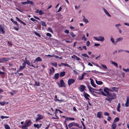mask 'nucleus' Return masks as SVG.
Instances as JSON below:
<instances>
[{"instance_id":"nucleus-63","label":"nucleus","mask_w":129,"mask_h":129,"mask_svg":"<svg viewBox=\"0 0 129 129\" xmlns=\"http://www.w3.org/2000/svg\"><path fill=\"white\" fill-rule=\"evenodd\" d=\"M64 32L67 34H68L69 33V30H66L64 31Z\"/></svg>"},{"instance_id":"nucleus-58","label":"nucleus","mask_w":129,"mask_h":129,"mask_svg":"<svg viewBox=\"0 0 129 129\" xmlns=\"http://www.w3.org/2000/svg\"><path fill=\"white\" fill-rule=\"evenodd\" d=\"M16 93V92L15 91H13L12 92H11L10 93V94H11L12 95H14Z\"/></svg>"},{"instance_id":"nucleus-37","label":"nucleus","mask_w":129,"mask_h":129,"mask_svg":"<svg viewBox=\"0 0 129 129\" xmlns=\"http://www.w3.org/2000/svg\"><path fill=\"white\" fill-rule=\"evenodd\" d=\"M119 120V118L117 117L114 119V121L113 122L115 123V122H118Z\"/></svg>"},{"instance_id":"nucleus-52","label":"nucleus","mask_w":129,"mask_h":129,"mask_svg":"<svg viewBox=\"0 0 129 129\" xmlns=\"http://www.w3.org/2000/svg\"><path fill=\"white\" fill-rule=\"evenodd\" d=\"M25 62H26V64H27L28 65L30 66V64H29L30 62L28 60H26V61Z\"/></svg>"},{"instance_id":"nucleus-9","label":"nucleus","mask_w":129,"mask_h":129,"mask_svg":"<svg viewBox=\"0 0 129 129\" xmlns=\"http://www.w3.org/2000/svg\"><path fill=\"white\" fill-rule=\"evenodd\" d=\"M86 86L83 85H81L80 86V87L79 88V90L81 92H83Z\"/></svg>"},{"instance_id":"nucleus-12","label":"nucleus","mask_w":129,"mask_h":129,"mask_svg":"<svg viewBox=\"0 0 129 129\" xmlns=\"http://www.w3.org/2000/svg\"><path fill=\"white\" fill-rule=\"evenodd\" d=\"M5 32V28L3 27H0V33L4 34Z\"/></svg>"},{"instance_id":"nucleus-59","label":"nucleus","mask_w":129,"mask_h":129,"mask_svg":"<svg viewBox=\"0 0 129 129\" xmlns=\"http://www.w3.org/2000/svg\"><path fill=\"white\" fill-rule=\"evenodd\" d=\"M122 51H124V50L121 49H119L118 50V52L119 53Z\"/></svg>"},{"instance_id":"nucleus-36","label":"nucleus","mask_w":129,"mask_h":129,"mask_svg":"<svg viewBox=\"0 0 129 129\" xmlns=\"http://www.w3.org/2000/svg\"><path fill=\"white\" fill-rule=\"evenodd\" d=\"M81 55L84 57H86L88 58H89V57L87 55V54L86 53L82 54H81Z\"/></svg>"},{"instance_id":"nucleus-57","label":"nucleus","mask_w":129,"mask_h":129,"mask_svg":"<svg viewBox=\"0 0 129 129\" xmlns=\"http://www.w3.org/2000/svg\"><path fill=\"white\" fill-rule=\"evenodd\" d=\"M126 102L129 103V97L127 96V97Z\"/></svg>"},{"instance_id":"nucleus-42","label":"nucleus","mask_w":129,"mask_h":129,"mask_svg":"<svg viewBox=\"0 0 129 129\" xmlns=\"http://www.w3.org/2000/svg\"><path fill=\"white\" fill-rule=\"evenodd\" d=\"M39 13L40 15H42L44 14L43 12L41 10H40L39 12Z\"/></svg>"},{"instance_id":"nucleus-19","label":"nucleus","mask_w":129,"mask_h":129,"mask_svg":"<svg viewBox=\"0 0 129 129\" xmlns=\"http://www.w3.org/2000/svg\"><path fill=\"white\" fill-rule=\"evenodd\" d=\"M110 63L112 64L116 67H118V64L117 63L113 61H110Z\"/></svg>"},{"instance_id":"nucleus-10","label":"nucleus","mask_w":129,"mask_h":129,"mask_svg":"<svg viewBox=\"0 0 129 129\" xmlns=\"http://www.w3.org/2000/svg\"><path fill=\"white\" fill-rule=\"evenodd\" d=\"M90 80L91 84L95 88L96 87V85L94 84L93 80L91 78H90Z\"/></svg>"},{"instance_id":"nucleus-7","label":"nucleus","mask_w":129,"mask_h":129,"mask_svg":"<svg viewBox=\"0 0 129 129\" xmlns=\"http://www.w3.org/2000/svg\"><path fill=\"white\" fill-rule=\"evenodd\" d=\"M76 126L78 127L79 126V125L77 123H75L74 122H72L70 123L69 124L68 126L69 127H71L72 126Z\"/></svg>"},{"instance_id":"nucleus-56","label":"nucleus","mask_w":129,"mask_h":129,"mask_svg":"<svg viewBox=\"0 0 129 129\" xmlns=\"http://www.w3.org/2000/svg\"><path fill=\"white\" fill-rule=\"evenodd\" d=\"M46 35H47V36H48V37H51V34L49 33H47L46 34Z\"/></svg>"},{"instance_id":"nucleus-6","label":"nucleus","mask_w":129,"mask_h":129,"mask_svg":"<svg viewBox=\"0 0 129 129\" xmlns=\"http://www.w3.org/2000/svg\"><path fill=\"white\" fill-rule=\"evenodd\" d=\"M75 82V80L73 79H70L68 81V83L69 86L74 83Z\"/></svg>"},{"instance_id":"nucleus-43","label":"nucleus","mask_w":129,"mask_h":129,"mask_svg":"<svg viewBox=\"0 0 129 129\" xmlns=\"http://www.w3.org/2000/svg\"><path fill=\"white\" fill-rule=\"evenodd\" d=\"M34 33L35 35L37 36H38L39 37H41V35L39 33H37L36 32H34Z\"/></svg>"},{"instance_id":"nucleus-38","label":"nucleus","mask_w":129,"mask_h":129,"mask_svg":"<svg viewBox=\"0 0 129 129\" xmlns=\"http://www.w3.org/2000/svg\"><path fill=\"white\" fill-rule=\"evenodd\" d=\"M70 34L73 38H74L76 36V35L74 34L73 32H71Z\"/></svg>"},{"instance_id":"nucleus-17","label":"nucleus","mask_w":129,"mask_h":129,"mask_svg":"<svg viewBox=\"0 0 129 129\" xmlns=\"http://www.w3.org/2000/svg\"><path fill=\"white\" fill-rule=\"evenodd\" d=\"M103 9L105 13L108 16L110 17L111 16V15L109 14L107 11L104 8H103Z\"/></svg>"},{"instance_id":"nucleus-62","label":"nucleus","mask_w":129,"mask_h":129,"mask_svg":"<svg viewBox=\"0 0 129 129\" xmlns=\"http://www.w3.org/2000/svg\"><path fill=\"white\" fill-rule=\"evenodd\" d=\"M62 8L61 7H60L59 8V9H58V10L57 11V12H59L60 11L61 9H62Z\"/></svg>"},{"instance_id":"nucleus-20","label":"nucleus","mask_w":129,"mask_h":129,"mask_svg":"<svg viewBox=\"0 0 129 129\" xmlns=\"http://www.w3.org/2000/svg\"><path fill=\"white\" fill-rule=\"evenodd\" d=\"M99 93V94H102L103 95L107 96H109L108 94H106L103 91H102L101 92H100Z\"/></svg>"},{"instance_id":"nucleus-24","label":"nucleus","mask_w":129,"mask_h":129,"mask_svg":"<svg viewBox=\"0 0 129 129\" xmlns=\"http://www.w3.org/2000/svg\"><path fill=\"white\" fill-rule=\"evenodd\" d=\"M96 83L98 85H101L103 84V82L101 81H98L96 80H95Z\"/></svg>"},{"instance_id":"nucleus-60","label":"nucleus","mask_w":129,"mask_h":129,"mask_svg":"<svg viewBox=\"0 0 129 129\" xmlns=\"http://www.w3.org/2000/svg\"><path fill=\"white\" fill-rule=\"evenodd\" d=\"M21 4L23 5H25L27 4V2H21Z\"/></svg>"},{"instance_id":"nucleus-27","label":"nucleus","mask_w":129,"mask_h":129,"mask_svg":"<svg viewBox=\"0 0 129 129\" xmlns=\"http://www.w3.org/2000/svg\"><path fill=\"white\" fill-rule=\"evenodd\" d=\"M83 20L84 22H85L86 23L89 22V21L87 19H86L85 18L84 16H83Z\"/></svg>"},{"instance_id":"nucleus-47","label":"nucleus","mask_w":129,"mask_h":129,"mask_svg":"<svg viewBox=\"0 0 129 129\" xmlns=\"http://www.w3.org/2000/svg\"><path fill=\"white\" fill-rule=\"evenodd\" d=\"M68 119H69V120H74V118H68L66 119H65L66 120H67Z\"/></svg>"},{"instance_id":"nucleus-5","label":"nucleus","mask_w":129,"mask_h":129,"mask_svg":"<svg viewBox=\"0 0 129 129\" xmlns=\"http://www.w3.org/2000/svg\"><path fill=\"white\" fill-rule=\"evenodd\" d=\"M109 90V89L107 87H105L104 89V91L105 92L106 94H108V96L110 97H112V94L109 93V91L108 90Z\"/></svg>"},{"instance_id":"nucleus-31","label":"nucleus","mask_w":129,"mask_h":129,"mask_svg":"<svg viewBox=\"0 0 129 129\" xmlns=\"http://www.w3.org/2000/svg\"><path fill=\"white\" fill-rule=\"evenodd\" d=\"M120 103H118V105L117 106V110L119 112L120 111V110H119L120 108Z\"/></svg>"},{"instance_id":"nucleus-54","label":"nucleus","mask_w":129,"mask_h":129,"mask_svg":"<svg viewBox=\"0 0 129 129\" xmlns=\"http://www.w3.org/2000/svg\"><path fill=\"white\" fill-rule=\"evenodd\" d=\"M34 126L35 127H37L38 128V127L39 126V125L38 124H34Z\"/></svg>"},{"instance_id":"nucleus-48","label":"nucleus","mask_w":129,"mask_h":129,"mask_svg":"<svg viewBox=\"0 0 129 129\" xmlns=\"http://www.w3.org/2000/svg\"><path fill=\"white\" fill-rule=\"evenodd\" d=\"M5 103V101H4L3 102H0V104L2 106L4 105Z\"/></svg>"},{"instance_id":"nucleus-46","label":"nucleus","mask_w":129,"mask_h":129,"mask_svg":"<svg viewBox=\"0 0 129 129\" xmlns=\"http://www.w3.org/2000/svg\"><path fill=\"white\" fill-rule=\"evenodd\" d=\"M16 18L18 21L19 22H20V23H21L22 21L20 20L19 18L18 17H16Z\"/></svg>"},{"instance_id":"nucleus-41","label":"nucleus","mask_w":129,"mask_h":129,"mask_svg":"<svg viewBox=\"0 0 129 129\" xmlns=\"http://www.w3.org/2000/svg\"><path fill=\"white\" fill-rule=\"evenodd\" d=\"M30 19L31 20V21H33L34 22V21H37V22H38V21L37 20L35 19H34L33 18H31Z\"/></svg>"},{"instance_id":"nucleus-25","label":"nucleus","mask_w":129,"mask_h":129,"mask_svg":"<svg viewBox=\"0 0 129 129\" xmlns=\"http://www.w3.org/2000/svg\"><path fill=\"white\" fill-rule=\"evenodd\" d=\"M65 72L64 71L61 72L60 74V76L61 77L65 75Z\"/></svg>"},{"instance_id":"nucleus-16","label":"nucleus","mask_w":129,"mask_h":129,"mask_svg":"<svg viewBox=\"0 0 129 129\" xmlns=\"http://www.w3.org/2000/svg\"><path fill=\"white\" fill-rule=\"evenodd\" d=\"M42 61V59L40 57H38L36 58L34 60V62H38L41 61Z\"/></svg>"},{"instance_id":"nucleus-32","label":"nucleus","mask_w":129,"mask_h":129,"mask_svg":"<svg viewBox=\"0 0 129 129\" xmlns=\"http://www.w3.org/2000/svg\"><path fill=\"white\" fill-rule=\"evenodd\" d=\"M87 87H88V88L89 89H91L92 90H95V91H98V90L96 89H94V88H92L89 85H88L87 86Z\"/></svg>"},{"instance_id":"nucleus-64","label":"nucleus","mask_w":129,"mask_h":129,"mask_svg":"<svg viewBox=\"0 0 129 129\" xmlns=\"http://www.w3.org/2000/svg\"><path fill=\"white\" fill-rule=\"evenodd\" d=\"M13 23L15 24L16 25H17V26H18V25H19L17 23V22L16 21H14V22H13Z\"/></svg>"},{"instance_id":"nucleus-14","label":"nucleus","mask_w":129,"mask_h":129,"mask_svg":"<svg viewBox=\"0 0 129 129\" xmlns=\"http://www.w3.org/2000/svg\"><path fill=\"white\" fill-rule=\"evenodd\" d=\"M60 83L61 84V87H66V85H65V83L64 82L63 80L62 79H61L60 82Z\"/></svg>"},{"instance_id":"nucleus-15","label":"nucleus","mask_w":129,"mask_h":129,"mask_svg":"<svg viewBox=\"0 0 129 129\" xmlns=\"http://www.w3.org/2000/svg\"><path fill=\"white\" fill-rule=\"evenodd\" d=\"M84 95L86 100H89V99L88 97H89L90 96L87 93H85L84 94Z\"/></svg>"},{"instance_id":"nucleus-8","label":"nucleus","mask_w":129,"mask_h":129,"mask_svg":"<svg viewBox=\"0 0 129 129\" xmlns=\"http://www.w3.org/2000/svg\"><path fill=\"white\" fill-rule=\"evenodd\" d=\"M38 117L37 118L36 120V121L37 122L41 119H42L43 118V116L41 115L38 114L37 115Z\"/></svg>"},{"instance_id":"nucleus-28","label":"nucleus","mask_w":129,"mask_h":129,"mask_svg":"<svg viewBox=\"0 0 129 129\" xmlns=\"http://www.w3.org/2000/svg\"><path fill=\"white\" fill-rule=\"evenodd\" d=\"M121 24L120 23H118L115 25V26L116 28L118 30L120 29L119 27L121 26Z\"/></svg>"},{"instance_id":"nucleus-61","label":"nucleus","mask_w":129,"mask_h":129,"mask_svg":"<svg viewBox=\"0 0 129 129\" xmlns=\"http://www.w3.org/2000/svg\"><path fill=\"white\" fill-rule=\"evenodd\" d=\"M125 106L126 107H128L129 106V103H126V102L125 104Z\"/></svg>"},{"instance_id":"nucleus-45","label":"nucleus","mask_w":129,"mask_h":129,"mask_svg":"<svg viewBox=\"0 0 129 129\" xmlns=\"http://www.w3.org/2000/svg\"><path fill=\"white\" fill-rule=\"evenodd\" d=\"M90 42L89 41H87L86 42V45L87 46H89L90 44Z\"/></svg>"},{"instance_id":"nucleus-3","label":"nucleus","mask_w":129,"mask_h":129,"mask_svg":"<svg viewBox=\"0 0 129 129\" xmlns=\"http://www.w3.org/2000/svg\"><path fill=\"white\" fill-rule=\"evenodd\" d=\"M113 96H112L111 98H107L105 99V100H107L109 102L111 103L112 100L116 98V94L114 93H113Z\"/></svg>"},{"instance_id":"nucleus-55","label":"nucleus","mask_w":129,"mask_h":129,"mask_svg":"<svg viewBox=\"0 0 129 129\" xmlns=\"http://www.w3.org/2000/svg\"><path fill=\"white\" fill-rule=\"evenodd\" d=\"M104 114V115L105 116H109V114L108 113L106 112H105Z\"/></svg>"},{"instance_id":"nucleus-40","label":"nucleus","mask_w":129,"mask_h":129,"mask_svg":"<svg viewBox=\"0 0 129 129\" xmlns=\"http://www.w3.org/2000/svg\"><path fill=\"white\" fill-rule=\"evenodd\" d=\"M123 70L124 71L127 72H129V69L127 68L126 69H125L124 68H123Z\"/></svg>"},{"instance_id":"nucleus-23","label":"nucleus","mask_w":129,"mask_h":129,"mask_svg":"<svg viewBox=\"0 0 129 129\" xmlns=\"http://www.w3.org/2000/svg\"><path fill=\"white\" fill-rule=\"evenodd\" d=\"M86 74L85 73H83L82 75L81 76H80L79 77V79L80 80H82V79H83L84 78V75H85V74Z\"/></svg>"},{"instance_id":"nucleus-53","label":"nucleus","mask_w":129,"mask_h":129,"mask_svg":"<svg viewBox=\"0 0 129 129\" xmlns=\"http://www.w3.org/2000/svg\"><path fill=\"white\" fill-rule=\"evenodd\" d=\"M89 90L92 93L93 92H95L96 93H97L96 92H95L93 90H92L91 89H89Z\"/></svg>"},{"instance_id":"nucleus-35","label":"nucleus","mask_w":129,"mask_h":129,"mask_svg":"<svg viewBox=\"0 0 129 129\" xmlns=\"http://www.w3.org/2000/svg\"><path fill=\"white\" fill-rule=\"evenodd\" d=\"M41 24L42 25L45 27H46L47 26V25L46 24V22L44 21H41Z\"/></svg>"},{"instance_id":"nucleus-34","label":"nucleus","mask_w":129,"mask_h":129,"mask_svg":"<svg viewBox=\"0 0 129 129\" xmlns=\"http://www.w3.org/2000/svg\"><path fill=\"white\" fill-rule=\"evenodd\" d=\"M51 64L52 66L56 67H57V64L56 62L54 63H51Z\"/></svg>"},{"instance_id":"nucleus-44","label":"nucleus","mask_w":129,"mask_h":129,"mask_svg":"<svg viewBox=\"0 0 129 129\" xmlns=\"http://www.w3.org/2000/svg\"><path fill=\"white\" fill-rule=\"evenodd\" d=\"M40 83L39 82H35V85L38 86H40Z\"/></svg>"},{"instance_id":"nucleus-51","label":"nucleus","mask_w":129,"mask_h":129,"mask_svg":"<svg viewBox=\"0 0 129 129\" xmlns=\"http://www.w3.org/2000/svg\"><path fill=\"white\" fill-rule=\"evenodd\" d=\"M101 66L103 67V68L105 69H106L107 68V67L105 65H104L103 64H101Z\"/></svg>"},{"instance_id":"nucleus-50","label":"nucleus","mask_w":129,"mask_h":129,"mask_svg":"<svg viewBox=\"0 0 129 129\" xmlns=\"http://www.w3.org/2000/svg\"><path fill=\"white\" fill-rule=\"evenodd\" d=\"M48 30L49 31H50L52 33H53V31L52 30V29L51 28H50V27H49L48 28Z\"/></svg>"},{"instance_id":"nucleus-39","label":"nucleus","mask_w":129,"mask_h":129,"mask_svg":"<svg viewBox=\"0 0 129 129\" xmlns=\"http://www.w3.org/2000/svg\"><path fill=\"white\" fill-rule=\"evenodd\" d=\"M5 128L6 129H10V127L7 124H6L5 125Z\"/></svg>"},{"instance_id":"nucleus-29","label":"nucleus","mask_w":129,"mask_h":129,"mask_svg":"<svg viewBox=\"0 0 129 129\" xmlns=\"http://www.w3.org/2000/svg\"><path fill=\"white\" fill-rule=\"evenodd\" d=\"M27 4H30L31 5H33L34 4V3L33 2L29 1V0H27Z\"/></svg>"},{"instance_id":"nucleus-18","label":"nucleus","mask_w":129,"mask_h":129,"mask_svg":"<svg viewBox=\"0 0 129 129\" xmlns=\"http://www.w3.org/2000/svg\"><path fill=\"white\" fill-rule=\"evenodd\" d=\"M102 114V113L101 112H98L97 113V117L100 118L101 117V116Z\"/></svg>"},{"instance_id":"nucleus-11","label":"nucleus","mask_w":129,"mask_h":129,"mask_svg":"<svg viewBox=\"0 0 129 129\" xmlns=\"http://www.w3.org/2000/svg\"><path fill=\"white\" fill-rule=\"evenodd\" d=\"M110 38L111 39H110V41L112 43L114 44V45H116V41L115 42L114 41V39L113 38V36H110Z\"/></svg>"},{"instance_id":"nucleus-13","label":"nucleus","mask_w":129,"mask_h":129,"mask_svg":"<svg viewBox=\"0 0 129 129\" xmlns=\"http://www.w3.org/2000/svg\"><path fill=\"white\" fill-rule=\"evenodd\" d=\"M71 57L73 59H76L77 60H80L81 59L77 57L75 55H73V56H71Z\"/></svg>"},{"instance_id":"nucleus-49","label":"nucleus","mask_w":129,"mask_h":129,"mask_svg":"<svg viewBox=\"0 0 129 129\" xmlns=\"http://www.w3.org/2000/svg\"><path fill=\"white\" fill-rule=\"evenodd\" d=\"M82 40H84V41H86L87 40V39L85 37V35L83 36V37L82 38Z\"/></svg>"},{"instance_id":"nucleus-2","label":"nucleus","mask_w":129,"mask_h":129,"mask_svg":"<svg viewBox=\"0 0 129 129\" xmlns=\"http://www.w3.org/2000/svg\"><path fill=\"white\" fill-rule=\"evenodd\" d=\"M96 41L103 42L105 40L104 37L102 36H99L98 37H93Z\"/></svg>"},{"instance_id":"nucleus-30","label":"nucleus","mask_w":129,"mask_h":129,"mask_svg":"<svg viewBox=\"0 0 129 129\" xmlns=\"http://www.w3.org/2000/svg\"><path fill=\"white\" fill-rule=\"evenodd\" d=\"M61 64L62 65L64 66H66L68 67H70V65H69L68 64L65 63H61Z\"/></svg>"},{"instance_id":"nucleus-21","label":"nucleus","mask_w":129,"mask_h":129,"mask_svg":"<svg viewBox=\"0 0 129 129\" xmlns=\"http://www.w3.org/2000/svg\"><path fill=\"white\" fill-rule=\"evenodd\" d=\"M116 126V124L113 122L112 125V129H115Z\"/></svg>"},{"instance_id":"nucleus-26","label":"nucleus","mask_w":129,"mask_h":129,"mask_svg":"<svg viewBox=\"0 0 129 129\" xmlns=\"http://www.w3.org/2000/svg\"><path fill=\"white\" fill-rule=\"evenodd\" d=\"M59 74L58 73H57L55 74L54 79H58L59 77Z\"/></svg>"},{"instance_id":"nucleus-4","label":"nucleus","mask_w":129,"mask_h":129,"mask_svg":"<svg viewBox=\"0 0 129 129\" xmlns=\"http://www.w3.org/2000/svg\"><path fill=\"white\" fill-rule=\"evenodd\" d=\"M9 60V58H0V62L4 63L8 61Z\"/></svg>"},{"instance_id":"nucleus-33","label":"nucleus","mask_w":129,"mask_h":129,"mask_svg":"<svg viewBox=\"0 0 129 129\" xmlns=\"http://www.w3.org/2000/svg\"><path fill=\"white\" fill-rule=\"evenodd\" d=\"M113 90L115 91H117L118 88L116 87H114L111 88Z\"/></svg>"},{"instance_id":"nucleus-1","label":"nucleus","mask_w":129,"mask_h":129,"mask_svg":"<svg viewBox=\"0 0 129 129\" xmlns=\"http://www.w3.org/2000/svg\"><path fill=\"white\" fill-rule=\"evenodd\" d=\"M31 124V121L30 120L28 121L25 122V123L22 126V129H27V127Z\"/></svg>"},{"instance_id":"nucleus-22","label":"nucleus","mask_w":129,"mask_h":129,"mask_svg":"<svg viewBox=\"0 0 129 129\" xmlns=\"http://www.w3.org/2000/svg\"><path fill=\"white\" fill-rule=\"evenodd\" d=\"M123 40V38H120L117 39L116 41V43L117 44V42H118L121 41Z\"/></svg>"}]
</instances>
